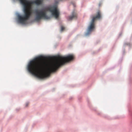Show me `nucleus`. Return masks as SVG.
Listing matches in <instances>:
<instances>
[{
	"mask_svg": "<svg viewBox=\"0 0 132 132\" xmlns=\"http://www.w3.org/2000/svg\"><path fill=\"white\" fill-rule=\"evenodd\" d=\"M100 4H99V6H100Z\"/></svg>",
	"mask_w": 132,
	"mask_h": 132,
	"instance_id": "1a4fd4ad",
	"label": "nucleus"
},
{
	"mask_svg": "<svg viewBox=\"0 0 132 132\" xmlns=\"http://www.w3.org/2000/svg\"><path fill=\"white\" fill-rule=\"evenodd\" d=\"M65 28L63 26H62L61 27V31H63L64 29Z\"/></svg>",
	"mask_w": 132,
	"mask_h": 132,
	"instance_id": "0eeeda50",
	"label": "nucleus"
},
{
	"mask_svg": "<svg viewBox=\"0 0 132 132\" xmlns=\"http://www.w3.org/2000/svg\"><path fill=\"white\" fill-rule=\"evenodd\" d=\"M29 103H26V106L27 107L28 106V105H29Z\"/></svg>",
	"mask_w": 132,
	"mask_h": 132,
	"instance_id": "6e6552de",
	"label": "nucleus"
},
{
	"mask_svg": "<svg viewBox=\"0 0 132 132\" xmlns=\"http://www.w3.org/2000/svg\"><path fill=\"white\" fill-rule=\"evenodd\" d=\"M77 17V15L76 11H73L72 13V15L71 16H69L68 18V20H71L74 19H76Z\"/></svg>",
	"mask_w": 132,
	"mask_h": 132,
	"instance_id": "39448f33",
	"label": "nucleus"
},
{
	"mask_svg": "<svg viewBox=\"0 0 132 132\" xmlns=\"http://www.w3.org/2000/svg\"><path fill=\"white\" fill-rule=\"evenodd\" d=\"M42 1L43 0H35L34 1H29L23 4L24 14L23 16L18 15V18L20 22L24 23L29 18L32 14L31 9L32 4H36L39 5L42 4Z\"/></svg>",
	"mask_w": 132,
	"mask_h": 132,
	"instance_id": "7ed1b4c3",
	"label": "nucleus"
},
{
	"mask_svg": "<svg viewBox=\"0 0 132 132\" xmlns=\"http://www.w3.org/2000/svg\"><path fill=\"white\" fill-rule=\"evenodd\" d=\"M21 4L23 5L26 2L29 1L28 0H19Z\"/></svg>",
	"mask_w": 132,
	"mask_h": 132,
	"instance_id": "423d86ee",
	"label": "nucleus"
},
{
	"mask_svg": "<svg viewBox=\"0 0 132 132\" xmlns=\"http://www.w3.org/2000/svg\"><path fill=\"white\" fill-rule=\"evenodd\" d=\"M62 0H55V4L53 6L46 7L39 10H35L34 13L36 15L35 20L38 21L43 19H48V17L47 15V11L50 12L53 16L57 19L59 15L60 12L57 4L59 1Z\"/></svg>",
	"mask_w": 132,
	"mask_h": 132,
	"instance_id": "f03ea898",
	"label": "nucleus"
},
{
	"mask_svg": "<svg viewBox=\"0 0 132 132\" xmlns=\"http://www.w3.org/2000/svg\"><path fill=\"white\" fill-rule=\"evenodd\" d=\"M101 18V14L100 11L98 10L97 11L96 14L95 16L93 17L92 20L90 23V25L88 28L87 33L86 35L89 34L90 32L93 30L95 27V21L97 19H99Z\"/></svg>",
	"mask_w": 132,
	"mask_h": 132,
	"instance_id": "20e7f679",
	"label": "nucleus"
},
{
	"mask_svg": "<svg viewBox=\"0 0 132 132\" xmlns=\"http://www.w3.org/2000/svg\"><path fill=\"white\" fill-rule=\"evenodd\" d=\"M73 55L69 54L66 56H59L57 59L47 65V62L42 56H38L31 61L28 65L29 71L38 78L43 79L49 77L51 73L54 72L61 66L73 60Z\"/></svg>",
	"mask_w": 132,
	"mask_h": 132,
	"instance_id": "f257e3e1",
	"label": "nucleus"
}]
</instances>
